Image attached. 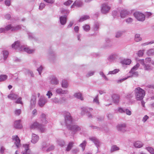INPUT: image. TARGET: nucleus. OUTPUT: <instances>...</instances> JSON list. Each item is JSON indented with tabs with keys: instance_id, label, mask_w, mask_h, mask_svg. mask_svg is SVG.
<instances>
[{
	"instance_id": "f257e3e1",
	"label": "nucleus",
	"mask_w": 154,
	"mask_h": 154,
	"mask_svg": "<svg viewBox=\"0 0 154 154\" xmlns=\"http://www.w3.org/2000/svg\"><path fill=\"white\" fill-rule=\"evenodd\" d=\"M62 114L63 116L64 120L63 123L61 122L63 125H65L67 128L71 125L73 122V119L70 113L67 111H64L62 112Z\"/></svg>"
},
{
	"instance_id": "f03ea898",
	"label": "nucleus",
	"mask_w": 154,
	"mask_h": 154,
	"mask_svg": "<svg viewBox=\"0 0 154 154\" xmlns=\"http://www.w3.org/2000/svg\"><path fill=\"white\" fill-rule=\"evenodd\" d=\"M12 48L16 50L18 49L20 51H24L28 54L33 53L35 51L34 49H31L29 47H25L24 46H21L20 42L18 41L15 42L12 45Z\"/></svg>"
},
{
	"instance_id": "7ed1b4c3",
	"label": "nucleus",
	"mask_w": 154,
	"mask_h": 154,
	"mask_svg": "<svg viewBox=\"0 0 154 154\" xmlns=\"http://www.w3.org/2000/svg\"><path fill=\"white\" fill-rule=\"evenodd\" d=\"M136 99L137 100H142L145 95V92L144 90L140 87H138L134 90Z\"/></svg>"
},
{
	"instance_id": "20e7f679",
	"label": "nucleus",
	"mask_w": 154,
	"mask_h": 154,
	"mask_svg": "<svg viewBox=\"0 0 154 154\" xmlns=\"http://www.w3.org/2000/svg\"><path fill=\"white\" fill-rule=\"evenodd\" d=\"M30 128L32 129L37 128L42 133L44 132L45 130V128L43 125L37 122L32 124L30 126Z\"/></svg>"
},
{
	"instance_id": "39448f33",
	"label": "nucleus",
	"mask_w": 154,
	"mask_h": 154,
	"mask_svg": "<svg viewBox=\"0 0 154 154\" xmlns=\"http://www.w3.org/2000/svg\"><path fill=\"white\" fill-rule=\"evenodd\" d=\"M67 129L72 131V134H74L81 130V127L77 125H71Z\"/></svg>"
},
{
	"instance_id": "423d86ee",
	"label": "nucleus",
	"mask_w": 154,
	"mask_h": 154,
	"mask_svg": "<svg viewBox=\"0 0 154 154\" xmlns=\"http://www.w3.org/2000/svg\"><path fill=\"white\" fill-rule=\"evenodd\" d=\"M81 114L82 115H84L85 113H87V115L88 118H92V116L89 112V110H92V109L90 108H88V107H83L81 108Z\"/></svg>"
},
{
	"instance_id": "0eeeda50",
	"label": "nucleus",
	"mask_w": 154,
	"mask_h": 154,
	"mask_svg": "<svg viewBox=\"0 0 154 154\" xmlns=\"http://www.w3.org/2000/svg\"><path fill=\"white\" fill-rule=\"evenodd\" d=\"M134 15L139 21H143L145 20V16L143 13L139 12H136L134 14Z\"/></svg>"
},
{
	"instance_id": "6e6552de",
	"label": "nucleus",
	"mask_w": 154,
	"mask_h": 154,
	"mask_svg": "<svg viewBox=\"0 0 154 154\" xmlns=\"http://www.w3.org/2000/svg\"><path fill=\"white\" fill-rule=\"evenodd\" d=\"M48 101V99L45 97L41 96L38 102V104L40 107L43 106Z\"/></svg>"
},
{
	"instance_id": "1a4fd4ad",
	"label": "nucleus",
	"mask_w": 154,
	"mask_h": 154,
	"mask_svg": "<svg viewBox=\"0 0 154 154\" xmlns=\"http://www.w3.org/2000/svg\"><path fill=\"white\" fill-rule=\"evenodd\" d=\"M110 9V7L106 4H103L101 6V12L104 14L108 13Z\"/></svg>"
},
{
	"instance_id": "9d476101",
	"label": "nucleus",
	"mask_w": 154,
	"mask_h": 154,
	"mask_svg": "<svg viewBox=\"0 0 154 154\" xmlns=\"http://www.w3.org/2000/svg\"><path fill=\"white\" fill-rule=\"evenodd\" d=\"M119 58V54L115 53L112 54L110 55L108 58V60L109 61L112 62Z\"/></svg>"
},
{
	"instance_id": "9b49d317",
	"label": "nucleus",
	"mask_w": 154,
	"mask_h": 154,
	"mask_svg": "<svg viewBox=\"0 0 154 154\" xmlns=\"http://www.w3.org/2000/svg\"><path fill=\"white\" fill-rule=\"evenodd\" d=\"M90 140L92 141L95 144L97 148V150H98V147L100 146V143L99 140L96 137H91L89 138Z\"/></svg>"
},
{
	"instance_id": "f8f14e48",
	"label": "nucleus",
	"mask_w": 154,
	"mask_h": 154,
	"mask_svg": "<svg viewBox=\"0 0 154 154\" xmlns=\"http://www.w3.org/2000/svg\"><path fill=\"white\" fill-rule=\"evenodd\" d=\"M117 129L119 131L124 132L126 130V125L125 124L118 125L117 126Z\"/></svg>"
},
{
	"instance_id": "ddd939ff",
	"label": "nucleus",
	"mask_w": 154,
	"mask_h": 154,
	"mask_svg": "<svg viewBox=\"0 0 154 154\" xmlns=\"http://www.w3.org/2000/svg\"><path fill=\"white\" fill-rule=\"evenodd\" d=\"M36 97L35 96L32 95L31 97L30 101V108L31 109L34 107L36 103Z\"/></svg>"
},
{
	"instance_id": "4468645a",
	"label": "nucleus",
	"mask_w": 154,
	"mask_h": 154,
	"mask_svg": "<svg viewBox=\"0 0 154 154\" xmlns=\"http://www.w3.org/2000/svg\"><path fill=\"white\" fill-rule=\"evenodd\" d=\"M12 139L13 140L15 141V143L17 148H19L21 146L20 140L17 135L13 136Z\"/></svg>"
},
{
	"instance_id": "2eb2a0df",
	"label": "nucleus",
	"mask_w": 154,
	"mask_h": 154,
	"mask_svg": "<svg viewBox=\"0 0 154 154\" xmlns=\"http://www.w3.org/2000/svg\"><path fill=\"white\" fill-rule=\"evenodd\" d=\"M46 116L44 113H42L40 117L41 120V123L42 125H43L45 127V125L48 122L46 119Z\"/></svg>"
},
{
	"instance_id": "dca6fc26",
	"label": "nucleus",
	"mask_w": 154,
	"mask_h": 154,
	"mask_svg": "<svg viewBox=\"0 0 154 154\" xmlns=\"http://www.w3.org/2000/svg\"><path fill=\"white\" fill-rule=\"evenodd\" d=\"M112 45V43L110 40L108 38H106L105 39V43L103 47L104 48H109L111 47Z\"/></svg>"
},
{
	"instance_id": "f3484780",
	"label": "nucleus",
	"mask_w": 154,
	"mask_h": 154,
	"mask_svg": "<svg viewBox=\"0 0 154 154\" xmlns=\"http://www.w3.org/2000/svg\"><path fill=\"white\" fill-rule=\"evenodd\" d=\"M56 92L59 94H68V91L67 90H63L61 88H59L56 90Z\"/></svg>"
},
{
	"instance_id": "a211bd4d",
	"label": "nucleus",
	"mask_w": 154,
	"mask_h": 154,
	"mask_svg": "<svg viewBox=\"0 0 154 154\" xmlns=\"http://www.w3.org/2000/svg\"><path fill=\"white\" fill-rule=\"evenodd\" d=\"M67 15H64L60 17V22L62 25H64L66 24L67 20Z\"/></svg>"
},
{
	"instance_id": "6ab92c4d",
	"label": "nucleus",
	"mask_w": 154,
	"mask_h": 154,
	"mask_svg": "<svg viewBox=\"0 0 154 154\" xmlns=\"http://www.w3.org/2000/svg\"><path fill=\"white\" fill-rule=\"evenodd\" d=\"M112 97V101L115 104H117L119 103L120 97L119 95L116 94H113Z\"/></svg>"
},
{
	"instance_id": "aec40b11",
	"label": "nucleus",
	"mask_w": 154,
	"mask_h": 154,
	"mask_svg": "<svg viewBox=\"0 0 154 154\" xmlns=\"http://www.w3.org/2000/svg\"><path fill=\"white\" fill-rule=\"evenodd\" d=\"M51 83L54 85H57L59 84V81L57 78L54 75H52L51 78Z\"/></svg>"
},
{
	"instance_id": "412c9836",
	"label": "nucleus",
	"mask_w": 154,
	"mask_h": 154,
	"mask_svg": "<svg viewBox=\"0 0 154 154\" xmlns=\"http://www.w3.org/2000/svg\"><path fill=\"white\" fill-rule=\"evenodd\" d=\"M23 147L24 148V150L22 152L23 154H30L29 145L27 144H24Z\"/></svg>"
},
{
	"instance_id": "4be33fe9",
	"label": "nucleus",
	"mask_w": 154,
	"mask_h": 154,
	"mask_svg": "<svg viewBox=\"0 0 154 154\" xmlns=\"http://www.w3.org/2000/svg\"><path fill=\"white\" fill-rule=\"evenodd\" d=\"M21 122V120L15 121L14 122V127L16 128H21L22 125L20 124Z\"/></svg>"
},
{
	"instance_id": "5701e85b",
	"label": "nucleus",
	"mask_w": 154,
	"mask_h": 154,
	"mask_svg": "<svg viewBox=\"0 0 154 154\" xmlns=\"http://www.w3.org/2000/svg\"><path fill=\"white\" fill-rule=\"evenodd\" d=\"M38 137L35 134H32V139L31 140V142L33 143H36L38 140Z\"/></svg>"
},
{
	"instance_id": "b1692460",
	"label": "nucleus",
	"mask_w": 154,
	"mask_h": 154,
	"mask_svg": "<svg viewBox=\"0 0 154 154\" xmlns=\"http://www.w3.org/2000/svg\"><path fill=\"white\" fill-rule=\"evenodd\" d=\"M129 14V12L127 10H123L120 12V15L122 18H124Z\"/></svg>"
},
{
	"instance_id": "393cba45",
	"label": "nucleus",
	"mask_w": 154,
	"mask_h": 154,
	"mask_svg": "<svg viewBox=\"0 0 154 154\" xmlns=\"http://www.w3.org/2000/svg\"><path fill=\"white\" fill-rule=\"evenodd\" d=\"M134 145L136 148H140L143 146V144L141 142L138 141L135 142Z\"/></svg>"
},
{
	"instance_id": "a878e982",
	"label": "nucleus",
	"mask_w": 154,
	"mask_h": 154,
	"mask_svg": "<svg viewBox=\"0 0 154 154\" xmlns=\"http://www.w3.org/2000/svg\"><path fill=\"white\" fill-rule=\"evenodd\" d=\"M18 97V95L14 94H11L8 96V98L12 100H16Z\"/></svg>"
},
{
	"instance_id": "bb28decb",
	"label": "nucleus",
	"mask_w": 154,
	"mask_h": 154,
	"mask_svg": "<svg viewBox=\"0 0 154 154\" xmlns=\"http://www.w3.org/2000/svg\"><path fill=\"white\" fill-rule=\"evenodd\" d=\"M68 83L67 80H63L61 83L62 87L64 88H66L68 86Z\"/></svg>"
},
{
	"instance_id": "cd10ccee",
	"label": "nucleus",
	"mask_w": 154,
	"mask_h": 154,
	"mask_svg": "<svg viewBox=\"0 0 154 154\" xmlns=\"http://www.w3.org/2000/svg\"><path fill=\"white\" fill-rule=\"evenodd\" d=\"M134 41L137 42H139L142 40V38L140 36V35L138 34H136L135 35Z\"/></svg>"
},
{
	"instance_id": "c85d7f7f",
	"label": "nucleus",
	"mask_w": 154,
	"mask_h": 154,
	"mask_svg": "<svg viewBox=\"0 0 154 154\" xmlns=\"http://www.w3.org/2000/svg\"><path fill=\"white\" fill-rule=\"evenodd\" d=\"M74 144V143L73 142H69L66 148V151H69L73 147Z\"/></svg>"
},
{
	"instance_id": "c756f323",
	"label": "nucleus",
	"mask_w": 154,
	"mask_h": 154,
	"mask_svg": "<svg viewBox=\"0 0 154 154\" xmlns=\"http://www.w3.org/2000/svg\"><path fill=\"white\" fill-rule=\"evenodd\" d=\"M2 54L3 56V59L4 60H5L8 57L9 52L7 50H4L2 51Z\"/></svg>"
},
{
	"instance_id": "7c9ffc66",
	"label": "nucleus",
	"mask_w": 154,
	"mask_h": 154,
	"mask_svg": "<svg viewBox=\"0 0 154 154\" xmlns=\"http://www.w3.org/2000/svg\"><path fill=\"white\" fill-rule=\"evenodd\" d=\"M119 149V148L116 145H113L112 146L110 149L111 152H112L114 151H118Z\"/></svg>"
},
{
	"instance_id": "2f4dec72",
	"label": "nucleus",
	"mask_w": 154,
	"mask_h": 154,
	"mask_svg": "<svg viewBox=\"0 0 154 154\" xmlns=\"http://www.w3.org/2000/svg\"><path fill=\"white\" fill-rule=\"evenodd\" d=\"M82 5V2H81L75 1L73 5L71 6V8L73 7L74 6H75L77 7H81Z\"/></svg>"
},
{
	"instance_id": "473e14b6",
	"label": "nucleus",
	"mask_w": 154,
	"mask_h": 154,
	"mask_svg": "<svg viewBox=\"0 0 154 154\" xmlns=\"http://www.w3.org/2000/svg\"><path fill=\"white\" fill-rule=\"evenodd\" d=\"M74 96L78 99L82 100L83 98L82 97V95L80 93H75L74 95Z\"/></svg>"
},
{
	"instance_id": "72a5a7b5",
	"label": "nucleus",
	"mask_w": 154,
	"mask_h": 154,
	"mask_svg": "<svg viewBox=\"0 0 154 154\" xmlns=\"http://www.w3.org/2000/svg\"><path fill=\"white\" fill-rule=\"evenodd\" d=\"M100 25V23L98 22H95L93 29L94 31H96L98 30L99 29Z\"/></svg>"
},
{
	"instance_id": "f704fd0d",
	"label": "nucleus",
	"mask_w": 154,
	"mask_h": 154,
	"mask_svg": "<svg viewBox=\"0 0 154 154\" xmlns=\"http://www.w3.org/2000/svg\"><path fill=\"white\" fill-rule=\"evenodd\" d=\"M87 142L86 141L84 140L81 143L79 146L82 147V151H83L85 149V146H86Z\"/></svg>"
},
{
	"instance_id": "c9c22d12",
	"label": "nucleus",
	"mask_w": 154,
	"mask_h": 154,
	"mask_svg": "<svg viewBox=\"0 0 154 154\" xmlns=\"http://www.w3.org/2000/svg\"><path fill=\"white\" fill-rule=\"evenodd\" d=\"M125 32V31H119L117 32L116 33L115 37H116L117 38H119V37H120L122 35V34Z\"/></svg>"
},
{
	"instance_id": "e433bc0d",
	"label": "nucleus",
	"mask_w": 154,
	"mask_h": 154,
	"mask_svg": "<svg viewBox=\"0 0 154 154\" xmlns=\"http://www.w3.org/2000/svg\"><path fill=\"white\" fill-rule=\"evenodd\" d=\"M144 68L145 70L148 71L152 70L153 69V68L152 66L148 64H146L144 66Z\"/></svg>"
},
{
	"instance_id": "4c0bfd02",
	"label": "nucleus",
	"mask_w": 154,
	"mask_h": 154,
	"mask_svg": "<svg viewBox=\"0 0 154 154\" xmlns=\"http://www.w3.org/2000/svg\"><path fill=\"white\" fill-rule=\"evenodd\" d=\"M21 27L20 25H17L16 26H13L12 29H11V31L14 32L17 31L18 30H20L21 29Z\"/></svg>"
},
{
	"instance_id": "58836bf2",
	"label": "nucleus",
	"mask_w": 154,
	"mask_h": 154,
	"mask_svg": "<svg viewBox=\"0 0 154 154\" xmlns=\"http://www.w3.org/2000/svg\"><path fill=\"white\" fill-rule=\"evenodd\" d=\"M8 76L5 75H0V82L5 81L7 79Z\"/></svg>"
},
{
	"instance_id": "ea45409f",
	"label": "nucleus",
	"mask_w": 154,
	"mask_h": 154,
	"mask_svg": "<svg viewBox=\"0 0 154 154\" xmlns=\"http://www.w3.org/2000/svg\"><path fill=\"white\" fill-rule=\"evenodd\" d=\"M89 18V16L88 15H85L81 17L79 20V22H82L84 20Z\"/></svg>"
},
{
	"instance_id": "a19ab883",
	"label": "nucleus",
	"mask_w": 154,
	"mask_h": 154,
	"mask_svg": "<svg viewBox=\"0 0 154 154\" xmlns=\"http://www.w3.org/2000/svg\"><path fill=\"white\" fill-rule=\"evenodd\" d=\"M52 102L56 104H60V99H58L57 97H54L51 99Z\"/></svg>"
},
{
	"instance_id": "79ce46f5",
	"label": "nucleus",
	"mask_w": 154,
	"mask_h": 154,
	"mask_svg": "<svg viewBox=\"0 0 154 154\" xmlns=\"http://www.w3.org/2000/svg\"><path fill=\"white\" fill-rule=\"evenodd\" d=\"M49 56L50 60H51L52 59H53L55 58V56L54 52L52 51H51L49 52Z\"/></svg>"
},
{
	"instance_id": "37998d69",
	"label": "nucleus",
	"mask_w": 154,
	"mask_h": 154,
	"mask_svg": "<svg viewBox=\"0 0 154 154\" xmlns=\"http://www.w3.org/2000/svg\"><path fill=\"white\" fill-rule=\"evenodd\" d=\"M147 54L149 55H154V49H151L147 51Z\"/></svg>"
},
{
	"instance_id": "c03bdc74",
	"label": "nucleus",
	"mask_w": 154,
	"mask_h": 154,
	"mask_svg": "<svg viewBox=\"0 0 154 154\" xmlns=\"http://www.w3.org/2000/svg\"><path fill=\"white\" fill-rule=\"evenodd\" d=\"M57 143L58 145L61 146H63L65 144V143L63 140H57Z\"/></svg>"
},
{
	"instance_id": "a18cd8bd",
	"label": "nucleus",
	"mask_w": 154,
	"mask_h": 154,
	"mask_svg": "<svg viewBox=\"0 0 154 154\" xmlns=\"http://www.w3.org/2000/svg\"><path fill=\"white\" fill-rule=\"evenodd\" d=\"M61 12L62 14L66 15H68L69 14V11L68 10L62 8L61 10Z\"/></svg>"
},
{
	"instance_id": "49530a36",
	"label": "nucleus",
	"mask_w": 154,
	"mask_h": 154,
	"mask_svg": "<svg viewBox=\"0 0 154 154\" xmlns=\"http://www.w3.org/2000/svg\"><path fill=\"white\" fill-rule=\"evenodd\" d=\"M119 71L118 69H115L113 71H110L108 73V74H115L118 73Z\"/></svg>"
},
{
	"instance_id": "de8ad7c7",
	"label": "nucleus",
	"mask_w": 154,
	"mask_h": 154,
	"mask_svg": "<svg viewBox=\"0 0 154 154\" xmlns=\"http://www.w3.org/2000/svg\"><path fill=\"white\" fill-rule=\"evenodd\" d=\"M5 29L6 31H8L10 29H12L13 28V26L11 24H10L7 25L5 27Z\"/></svg>"
},
{
	"instance_id": "09e8293b",
	"label": "nucleus",
	"mask_w": 154,
	"mask_h": 154,
	"mask_svg": "<svg viewBox=\"0 0 154 154\" xmlns=\"http://www.w3.org/2000/svg\"><path fill=\"white\" fill-rule=\"evenodd\" d=\"M49 144L48 143H43L42 145V149L43 151H45V149L47 148Z\"/></svg>"
},
{
	"instance_id": "8fccbe9b",
	"label": "nucleus",
	"mask_w": 154,
	"mask_h": 154,
	"mask_svg": "<svg viewBox=\"0 0 154 154\" xmlns=\"http://www.w3.org/2000/svg\"><path fill=\"white\" fill-rule=\"evenodd\" d=\"M29 35V39L35 40V38L34 35L31 33H28Z\"/></svg>"
},
{
	"instance_id": "3c124183",
	"label": "nucleus",
	"mask_w": 154,
	"mask_h": 154,
	"mask_svg": "<svg viewBox=\"0 0 154 154\" xmlns=\"http://www.w3.org/2000/svg\"><path fill=\"white\" fill-rule=\"evenodd\" d=\"M140 66V64L139 63H137L136 65L134 66L131 70V72H132L133 70L135 71L137 70L138 67Z\"/></svg>"
},
{
	"instance_id": "603ef678",
	"label": "nucleus",
	"mask_w": 154,
	"mask_h": 154,
	"mask_svg": "<svg viewBox=\"0 0 154 154\" xmlns=\"http://www.w3.org/2000/svg\"><path fill=\"white\" fill-rule=\"evenodd\" d=\"M146 149L151 154H154V149L152 148L148 147H146Z\"/></svg>"
},
{
	"instance_id": "864d4df0",
	"label": "nucleus",
	"mask_w": 154,
	"mask_h": 154,
	"mask_svg": "<svg viewBox=\"0 0 154 154\" xmlns=\"http://www.w3.org/2000/svg\"><path fill=\"white\" fill-rule=\"evenodd\" d=\"M135 71L133 70L132 72L130 71V73H132V76L137 77L138 75V72H135Z\"/></svg>"
},
{
	"instance_id": "5fc2aeb1",
	"label": "nucleus",
	"mask_w": 154,
	"mask_h": 154,
	"mask_svg": "<svg viewBox=\"0 0 154 154\" xmlns=\"http://www.w3.org/2000/svg\"><path fill=\"white\" fill-rule=\"evenodd\" d=\"M123 63L125 65H129L131 63V60L130 59L124 60L123 61Z\"/></svg>"
},
{
	"instance_id": "6e6d98bb",
	"label": "nucleus",
	"mask_w": 154,
	"mask_h": 154,
	"mask_svg": "<svg viewBox=\"0 0 154 154\" xmlns=\"http://www.w3.org/2000/svg\"><path fill=\"white\" fill-rule=\"evenodd\" d=\"M84 29L86 32H88L90 30V26L89 25H86L83 26Z\"/></svg>"
},
{
	"instance_id": "4d7b16f0",
	"label": "nucleus",
	"mask_w": 154,
	"mask_h": 154,
	"mask_svg": "<svg viewBox=\"0 0 154 154\" xmlns=\"http://www.w3.org/2000/svg\"><path fill=\"white\" fill-rule=\"evenodd\" d=\"M43 69V67L41 65L37 69V70L38 72L39 75H41L42 73V71Z\"/></svg>"
},
{
	"instance_id": "13d9d810",
	"label": "nucleus",
	"mask_w": 154,
	"mask_h": 154,
	"mask_svg": "<svg viewBox=\"0 0 154 154\" xmlns=\"http://www.w3.org/2000/svg\"><path fill=\"white\" fill-rule=\"evenodd\" d=\"M72 2V1L70 0H69L67 2H64L63 4L66 6H69L71 4Z\"/></svg>"
},
{
	"instance_id": "bf43d9fd",
	"label": "nucleus",
	"mask_w": 154,
	"mask_h": 154,
	"mask_svg": "<svg viewBox=\"0 0 154 154\" xmlns=\"http://www.w3.org/2000/svg\"><path fill=\"white\" fill-rule=\"evenodd\" d=\"M125 109L121 107H119L118 109L119 112L121 113H125Z\"/></svg>"
},
{
	"instance_id": "052dcab7",
	"label": "nucleus",
	"mask_w": 154,
	"mask_h": 154,
	"mask_svg": "<svg viewBox=\"0 0 154 154\" xmlns=\"http://www.w3.org/2000/svg\"><path fill=\"white\" fill-rule=\"evenodd\" d=\"M98 97V95H97L96 96L95 98L94 99L93 101L94 102L96 103L97 104H99V102L97 98Z\"/></svg>"
},
{
	"instance_id": "680f3d73",
	"label": "nucleus",
	"mask_w": 154,
	"mask_h": 154,
	"mask_svg": "<svg viewBox=\"0 0 154 154\" xmlns=\"http://www.w3.org/2000/svg\"><path fill=\"white\" fill-rule=\"evenodd\" d=\"M112 15L114 18L119 17V16L117 15V12L116 11H112Z\"/></svg>"
},
{
	"instance_id": "e2e57ef3",
	"label": "nucleus",
	"mask_w": 154,
	"mask_h": 154,
	"mask_svg": "<svg viewBox=\"0 0 154 154\" xmlns=\"http://www.w3.org/2000/svg\"><path fill=\"white\" fill-rule=\"evenodd\" d=\"M125 112L127 115L130 116L131 114V111L128 109H125Z\"/></svg>"
},
{
	"instance_id": "0e129e2a",
	"label": "nucleus",
	"mask_w": 154,
	"mask_h": 154,
	"mask_svg": "<svg viewBox=\"0 0 154 154\" xmlns=\"http://www.w3.org/2000/svg\"><path fill=\"white\" fill-rule=\"evenodd\" d=\"M94 72H95L94 71L89 72L86 75V76L87 77H89L90 76H92L94 74Z\"/></svg>"
},
{
	"instance_id": "69168bd1",
	"label": "nucleus",
	"mask_w": 154,
	"mask_h": 154,
	"mask_svg": "<svg viewBox=\"0 0 154 154\" xmlns=\"http://www.w3.org/2000/svg\"><path fill=\"white\" fill-rule=\"evenodd\" d=\"M143 51L142 50H140L137 53V54L138 55V56L140 57H141L143 56Z\"/></svg>"
},
{
	"instance_id": "338daca9",
	"label": "nucleus",
	"mask_w": 154,
	"mask_h": 154,
	"mask_svg": "<svg viewBox=\"0 0 154 154\" xmlns=\"http://www.w3.org/2000/svg\"><path fill=\"white\" fill-rule=\"evenodd\" d=\"M46 95L48 97V98H50L51 96H52L53 94L50 91H48Z\"/></svg>"
},
{
	"instance_id": "774afa93",
	"label": "nucleus",
	"mask_w": 154,
	"mask_h": 154,
	"mask_svg": "<svg viewBox=\"0 0 154 154\" xmlns=\"http://www.w3.org/2000/svg\"><path fill=\"white\" fill-rule=\"evenodd\" d=\"M60 104H61L63 102H65L66 100V99L64 97H62L60 98Z\"/></svg>"
}]
</instances>
